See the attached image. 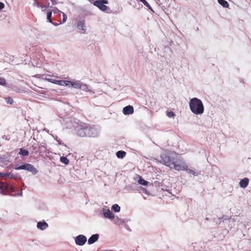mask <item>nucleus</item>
<instances>
[{"instance_id":"nucleus-8","label":"nucleus","mask_w":251,"mask_h":251,"mask_svg":"<svg viewBox=\"0 0 251 251\" xmlns=\"http://www.w3.org/2000/svg\"><path fill=\"white\" fill-rule=\"evenodd\" d=\"M134 112V109L133 106L128 105L123 108V113L125 115H129L133 114Z\"/></svg>"},{"instance_id":"nucleus-10","label":"nucleus","mask_w":251,"mask_h":251,"mask_svg":"<svg viewBox=\"0 0 251 251\" xmlns=\"http://www.w3.org/2000/svg\"><path fill=\"white\" fill-rule=\"evenodd\" d=\"M99 237L98 234L92 235L88 239V243L89 244H92L97 241Z\"/></svg>"},{"instance_id":"nucleus-30","label":"nucleus","mask_w":251,"mask_h":251,"mask_svg":"<svg viewBox=\"0 0 251 251\" xmlns=\"http://www.w3.org/2000/svg\"><path fill=\"white\" fill-rule=\"evenodd\" d=\"M63 22H65L66 21V19L67 18V17L66 16V15L64 13H63Z\"/></svg>"},{"instance_id":"nucleus-31","label":"nucleus","mask_w":251,"mask_h":251,"mask_svg":"<svg viewBox=\"0 0 251 251\" xmlns=\"http://www.w3.org/2000/svg\"><path fill=\"white\" fill-rule=\"evenodd\" d=\"M4 7V4L3 3L0 2V10L3 9Z\"/></svg>"},{"instance_id":"nucleus-26","label":"nucleus","mask_w":251,"mask_h":251,"mask_svg":"<svg viewBox=\"0 0 251 251\" xmlns=\"http://www.w3.org/2000/svg\"><path fill=\"white\" fill-rule=\"evenodd\" d=\"M4 176L7 177L9 178L12 179L14 177V175L11 173H6L5 174Z\"/></svg>"},{"instance_id":"nucleus-33","label":"nucleus","mask_w":251,"mask_h":251,"mask_svg":"<svg viewBox=\"0 0 251 251\" xmlns=\"http://www.w3.org/2000/svg\"><path fill=\"white\" fill-rule=\"evenodd\" d=\"M50 0L52 2V5H55L56 4V1L55 0Z\"/></svg>"},{"instance_id":"nucleus-38","label":"nucleus","mask_w":251,"mask_h":251,"mask_svg":"<svg viewBox=\"0 0 251 251\" xmlns=\"http://www.w3.org/2000/svg\"><path fill=\"white\" fill-rule=\"evenodd\" d=\"M56 78H60V77L59 76H56Z\"/></svg>"},{"instance_id":"nucleus-12","label":"nucleus","mask_w":251,"mask_h":251,"mask_svg":"<svg viewBox=\"0 0 251 251\" xmlns=\"http://www.w3.org/2000/svg\"><path fill=\"white\" fill-rule=\"evenodd\" d=\"M67 81L68 82H69V83H68V84H67V85H64V86H69V87L70 86H71L72 87H73L74 88H79V89H80L81 87V84L79 83L72 82V81H68V80H67Z\"/></svg>"},{"instance_id":"nucleus-7","label":"nucleus","mask_w":251,"mask_h":251,"mask_svg":"<svg viewBox=\"0 0 251 251\" xmlns=\"http://www.w3.org/2000/svg\"><path fill=\"white\" fill-rule=\"evenodd\" d=\"M86 237L83 235H79L76 237L75 243L79 246L83 245L86 242Z\"/></svg>"},{"instance_id":"nucleus-16","label":"nucleus","mask_w":251,"mask_h":251,"mask_svg":"<svg viewBox=\"0 0 251 251\" xmlns=\"http://www.w3.org/2000/svg\"><path fill=\"white\" fill-rule=\"evenodd\" d=\"M126 152L123 151H119L116 152V155L119 158H123L126 156Z\"/></svg>"},{"instance_id":"nucleus-22","label":"nucleus","mask_w":251,"mask_h":251,"mask_svg":"<svg viewBox=\"0 0 251 251\" xmlns=\"http://www.w3.org/2000/svg\"><path fill=\"white\" fill-rule=\"evenodd\" d=\"M15 192V190H14V188L12 186H10L9 185H8V188L7 189H5V192L10 193V192Z\"/></svg>"},{"instance_id":"nucleus-11","label":"nucleus","mask_w":251,"mask_h":251,"mask_svg":"<svg viewBox=\"0 0 251 251\" xmlns=\"http://www.w3.org/2000/svg\"><path fill=\"white\" fill-rule=\"evenodd\" d=\"M249 178L245 177L242 179L239 184L241 187L245 188H246L249 184Z\"/></svg>"},{"instance_id":"nucleus-24","label":"nucleus","mask_w":251,"mask_h":251,"mask_svg":"<svg viewBox=\"0 0 251 251\" xmlns=\"http://www.w3.org/2000/svg\"><path fill=\"white\" fill-rule=\"evenodd\" d=\"M52 11L48 12L47 13V19L50 23H52L51 20Z\"/></svg>"},{"instance_id":"nucleus-23","label":"nucleus","mask_w":251,"mask_h":251,"mask_svg":"<svg viewBox=\"0 0 251 251\" xmlns=\"http://www.w3.org/2000/svg\"><path fill=\"white\" fill-rule=\"evenodd\" d=\"M138 182L140 184H142L143 185H145V186L147 185L148 184V181H146L145 180H144V179H142L141 178H140L139 179Z\"/></svg>"},{"instance_id":"nucleus-2","label":"nucleus","mask_w":251,"mask_h":251,"mask_svg":"<svg viewBox=\"0 0 251 251\" xmlns=\"http://www.w3.org/2000/svg\"><path fill=\"white\" fill-rule=\"evenodd\" d=\"M76 134L81 137L97 136V130L91 125L86 123H81L76 127Z\"/></svg>"},{"instance_id":"nucleus-25","label":"nucleus","mask_w":251,"mask_h":251,"mask_svg":"<svg viewBox=\"0 0 251 251\" xmlns=\"http://www.w3.org/2000/svg\"><path fill=\"white\" fill-rule=\"evenodd\" d=\"M140 1L142 2L143 4L148 7L150 9L152 10V8L151 6L150 5V4L148 3V2L146 0H139Z\"/></svg>"},{"instance_id":"nucleus-17","label":"nucleus","mask_w":251,"mask_h":251,"mask_svg":"<svg viewBox=\"0 0 251 251\" xmlns=\"http://www.w3.org/2000/svg\"><path fill=\"white\" fill-rule=\"evenodd\" d=\"M218 3L224 7L227 8L229 6L228 3L225 0H218Z\"/></svg>"},{"instance_id":"nucleus-9","label":"nucleus","mask_w":251,"mask_h":251,"mask_svg":"<svg viewBox=\"0 0 251 251\" xmlns=\"http://www.w3.org/2000/svg\"><path fill=\"white\" fill-rule=\"evenodd\" d=\"M77 27L78 29H81L82 33H85L86 31L85 21L83 20L79 21L77 23Z\"/></svg>"},{"instance_id":"nucleus-4","label":"nucleus","mask_w":251,"mask_h":251,"mask_svg":"<svg viewBox=\"0 0 251 251\" xmlns=\"http://www.w3.org/2000/svg\"><path fill=\"white\" fill-rule=\"evenodd\" d=\"M15 169L17 170H25L31 172L33 175H36L38 172L37 169L32 165L28 163H25L19 167H16Z\"/></svg>"},{"instance_id":"nucleus-28","label":"nucleus","mask_w":251,"mask_h":251,"mask_svg":"<svg viewBox=\"0 0 251 251\" xmlns=\"http://www.w3.org/2000/svg\"><path fill=\"white\" fill-rule=\"evenodd\" d=\"M167 115L168 117L171 118L175 116V114L173 111H167Z\"/></svg>"},{"instance_id":"nucleus-18","label":"nucleus","mask_w":251,"mask_h":251,"mask_svg":"<svg viewBox=\"0 0 251 251\" xmlns=\"http://www.w3.org/2000/svg\"><path fill=\"white\" fill-rule=\"evenodd\" d=\"M60 161L65 165H67L69 163V159L65 156H62L60 157Z\"/></svg>"},{"instance_id":"nucleus-20","label":"nucleus","mask_w":251,"mask_h":251,"mask_svg":"<svg viewBox=\"0 0 251 251\" xmlns=\"http://www.w3.org/2000/svg\"><path fill=\"white\" fill-rule=\"evenodd\" d=\"M112 209L115 212H118L120 211V207L118 204H115L112 206Z\"/></svg>"},{"instance_id":"nucleus-19","label":"nucleus","mask_w":251,"mask_h":251,"mask_svg":"<svg viewBox=\"0 0 251 251\" xmlns=\"http://www.w3.org/2000/svg\"><path fill=\"white\" fill-rule=\"evenodd\" d=\"M19 154H21L23 156H27L29 154V152L26 150H24L23 149H21L20 151Z\"/></svg>"},{"instance_id":"nucleus-6","label":"nucleus","mask_w":251,"mask_h":251,"mask_svg":"<svg viewBox=\"0 0 251 251\" xmlns=\"http://www.w3.org/2000/svg\"><path fill=\"white\" fill-rule=\"evenodd\" d=\"M46 79L50 82L60 86H64V85H67L69 83L67 80H57L54 78H46Z\"/></svg>"},{"instance_id":"nucleus-32","label":"nucleus","mask_w":251,"mask_h":251,"mask_svg":"<svg viewBox=\"0 0 251 251\" xmlns=\"http://www.w3.org/2000/svg\"><path fill=\"white\" fill-rule=\"evenodd\" d=\"M54 14H57L58 13H60L61 11H60L58 9H56L53 10Z\"/></svg>"},{"instance_id":"nucleus-27","label":"nucleus","mask_w":251,"mask_h":251,"mask_svg":"<svg viewBox=\"0 0 251 251\" xmlns=\"http://www.w3.org/2000/svg\"><path fill=\"white\" fill-rule=\"evenodd\" d=\"M5 100L7 103L8 104H12L13 103V100L10 97H7L5 98Z\"/></svg>"},{"instance_id":"nucleus-21","label":"nucleus","mask_w":251,"mask_h":251,"mask_svg":"<svg viewBox=\"0 0 251 251\" xmlns=\"http://www.w3.org/2000/svg\"><path fill=\"white\" fill-rule=\"evenodd\" d=\"M34 5L37 6L38 7H41V8H43V7H45V8H47V6H43L42 5V3L38 2L37 0H34Z\"/></svg>"},{"instance_id":"nucleus-5","label":"nucleus","mask_w":251,"mask_h":251,"mask_svg":"<svg viewBox=\"0 0 251 251\" xmlns=\"http://www.w3.org/2000/svg\"><path fill=\"white\" fill-rule=\"evenodd\" d=\"M108 3L107 0H97L94 2V5L98 7L100 10L105 11L107 9V6L105 4Z\"/></svg>"},{"instance_id":"nucleus-36","label":"nucleus","mask_w":251,"mask_h":251,"mask_svg":"<svg viewBox=\"0 0 251 251\" xmlns=\"http://www.w3.org/2000/svg\"><path fill=\"white\" fill-rule=\"evenodd\" d=\"M35 77H39V75H35Z\"/></svg>"},{"instance_id":"nucleus-3","label":"nucleus","mask_w":251,"mask_h":251,"mask_svg":"<svg viewBox=\"0 0 251 251\" xmlns=\"http://www.w3.org/2000/svg\"><path fill=\"white\" fill-rule=\"evenodd\" d=\"M189 107L191 111L195 114H202L204 112V106L201 100L197 98L190 100Z\"/></svg>"},{"instance_id":"nucleus-15","label":"nucleus","mask_w":251,"mask_h":251,"mask_svg":"<svg viewBox=\"0 0 251 251\" xmlns=\"http://www.w3.org/2000/svg\"><path fill=\"white\" fill-rule=\"evenodd\" d=\"M104 215L105 217L109 219H114V215L109 209H106L104 211Z\"/></svg>"},{"instance_id":"nucleus-13","label":"nucleus","mask_w":251,"mask_h":251,"mask_svg":"<svg viewBox=\"0 0 251 251\" xmlns=\"http://www.w3.org/2000/svg\"><path fill=\"white\" fill-rule=\"evenodd\" d=\"M37 226L41 230H44L48 227V225L45 222H39L37 223Z\"/></svg>"},{"instance_id":"nucleus-37","label":"nucleus","mask_w":251,"mask_h":251,"mask_svg":"<svg viewBox=\"0 0 251 251\" xmlns=\"http://www.w3.org/2000/svg\"><path fill=\"white\" fill-rule=\"evenodd\" d=\"M45 9H46V8H45V7H43V8H42V10H43V11H44V10H45Z\"/></svg>"},{"instance_id":"nucleus-29","label":"nucleus","mask_w":251,"mask_h":251,"mask_svg":"<svg viewBox=\"0 0 251 251\" xmlns=\"http://www.w3.org/2000/svg\"><path fill=\"white\" fill-rule=\"evenodd\" d=\"M6 83L5 80L4 78L0 77V85H4Z\"/></svg>"},{"instance_id":"nucleus-14","label":"nucleus","mask_w":251,"mask_h":251,"mask_svg":"<svg viewBox=\"0 0 251 251\" xmlns=\"http://www.w3.org/2000/svg\"><path fill=\"white\" fill-rule=\"evenodd\" d=\"M8 188V184L7 183L0 182V193L3 194H5V189Z\"/></svg>"},{"instance_id":"nucleus-34","label":"nucleus","mask_w":251,"mask_h":251,"mask_svg":"<svg viewBox=\"0 0 251 251\" xmlns=\"http://www.w3.org/2000/svg\"><path fill=\"white\" fill-rule=\"evenodd\" d=\"M5 173L0 172V177H4Z\"/></svg>"},{"instance_id":"nucleus-35","label":"nucleus","mask_w":251,"mask_h":251,"mask_svg":"<svg viewBox=\"0 0 251 251\" xmlns=\"http://www.w3.org/2000/svg\"><path fill=\"white\" fill-rule=\"evenodd\" d=\"M31 148H32L33 150H34L36 149V146H35L34 145H32L31 146Z\"/></svg>"},{"instance_id":"nucleus-1","label":"nucleus","mask_w":251,"mask_h":251,"mask_svg":"<svg viewBox=\"0 0 251 251\" xmlns=\"http://www.w3.org/2000/svg\"><path fill=\"white\" fill-rule=\"evenodd\" d=\"M160 162L171 169H174L177 171H185L187 170L188 166L184 160L176 153H162L160 156Z\"/></svg>"}]
</instances>
